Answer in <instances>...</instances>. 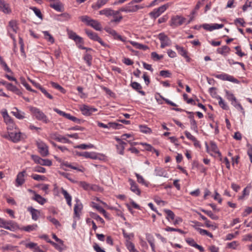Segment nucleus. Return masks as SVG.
Segmentation results:
<instances>
[{
  "mask_svg": "<svg viewBox=\"0 0 252 252\" xmlns=\"http://www.w3.org/2000/svg\"><path fill=\"white\" fill-rule=\"evenodd\" d=\"M76 203L74 205V217L79 219L80 212L83 208V205L78 199H76Z\"/></svg>",
  "mask_w": 252,
  "mask_h": 252,
  "instance_id": "obj_13",
  "label": "nucleus"
},
{
  "mask_svg": "<svg viewBox=\"0 0 252 252\" xmlns=\"http://www.w3.org/2000/svg\"><path fill=\"white\" fill-rule=\"evenodd\" d=\"M100 15H104L107 17L112 16L114 13L113 10L110 8H105L99 11Z\"/></svg>",
  "mask_w": 252,
  "mask_h": 252,
  "instance_id": "obj_27",
  "label": "nucleus"
},
{
  "mask_svg": "<svg viewBox=\"0 0 252 252\" xmlns=\"http://www.w3.org/2000/svg\"><path fill=\"white\" fill-rule=\"evenodd\" d=\"M0 10L4 13H9L11 12L9 5L6 3L4 0H0Z\"/></svg>",
  "mask_w": 252,
  "mask_h": 252,
  "instance_id": "obj_19",
  "label": "nucleus"
},
{
  "mask_svg": "<svg viewBox=\"0 0 252 252\" xmlns=\"http://www.w3.org/2000/svg\"><path fill=\"white\" fill-rule=\"evenodd\" d=\"M216 77L222 80L228 81L234 83H239V81L237 79L234 78L232 76L226 73H222L216 75Z\"/></svg>",
  "mask_w": 252,
  "mask_h": 252,
  "instance_id": "obj_10",
  "label": "nucleus"
},
{
  "mask_svg": "<svg viewBox=\"0 0 252 252\" xmlns=\"http://www.w3.org/2000/svg\"><path fill=\"white\" fill-rule=\"evenodd\" d=\"M32 199L41 205H43L46 202L45 198L37 193H35V195H34Z\"/></svg>",
  "mask_w": 252,
  "mask_h": 252,
  "instance_id": "obj_26",
  "label": "nucleus"
},
{
  "mask_svg": "<svg viewBox=\"0 0 252 252\" xmlns=\"http://www.w3.org/2000/svg\"><path fill=\"white\" fill-rule=\"evenodd\" d=\"M9 26L11 28V29L14 32H16L17 27L16 22L15 21H10L9 23Z\"/></svg>",
  "mask_w": 252,
  "mask_h": 252,
  "instance_id": "obj_58",
  "label": "nucleus"
},
{
  "mask_svg": "<svg viewBox=\"0 0 252 252\" xmlns=\"http://www.w3.org/2000/svg\"><path fill=\"white\" fill-rule=\"evenodd\" d=\"M105 31L109 33L110 34L112 35L114 38L116 40H120L124 42H126V38L123 37L120 34H119L116 31L114 30H113L110 28H106L105 29Z\"/></svg>",
  "mask_w": 252,
  "mask_h": 252,
  "instance_id": "obj_11",
  "label": "nucleus"
},
{
  "mask_svg": "<svg viewBox=\"0 0 252 252\" xmlns=\"http://www.w3.org/2000/svg\"><path fill=\"white\" fill-rule=\"evenodd\" d=\"M84 157L93 159H96L98 158L97 155L95 152H84Z\"/></svg>",
  "mask_w": 252,
  "mask_h": 252,
  "instance_id": "obj_32",
  "label": "nucleus"
},
{
  "mask_svg": "<svg viewBox=\"0 0 252 252\" xmlns=\"http://www.w3.org/2000/svg\"><path fill=\"white\" fill-rule=\"evenodd\" d=\"M196 229L199 232V233L201 235H207L209 237H210V238H213V234L206 230L203 229L199 228V227L196 228Z\"/></svg>",
  "mask_w": 252,
  "mask_h": 252,
  "instance_id": "obj_38",
  "label": "nucleus"
},
{
  "mask_svg": "<svg viewBox=\"0 0 252 252\" xmlns=\"http://www.w3.org/2000/svg\"><path fill=\"white\" fill-rule=\"evenodd\" d=\"M231 104L235 107L237 109L240 110L243 113H244V109L241 104L237 102V99L231 102Z\"/></svg>",
  "mask_w": 252,
  "mask_h": 252,
  "instance_id": "obj_49",
  "label": "nucleus"
},
{
  "mask_svg": "<svg viewBox=\"0 0 252 252\" xmlns=\"http://www.w3.org/2000/svg\"><path fill=\"white\" fill-rule=\"evenodd\" d=\"M11 113L17 119L22 120L24 118L25 113L20 111L17 108H13Z\"/></svg>",
  "mask_w": 252,
  "mask_h": 252,
  "instance_id": "obj_20",
  "label": "nucleus"
},
{
  "mask_svg": "<svg viewBox=\"0 0 252 252\" xmlns=\"http://www.w3.org/2000/svg\"><path fill=\"white\" fill-rule=\"evenodd\" d=\"M3 119L6 124L9 125V128L10 129H12L13 128L14 125L13 124V120L11 119L10 117L9 116H8V118H4Z\"/></svg>",
  "mask_w": 252,
  "mask_h": 252,
  "instance_id": "obj_44",
  "label": "nucleus"
},
{
  "mask_svg": "<svg viewBox=\"0 0 252 252\" xmlns=\"http://www.w3.org/2000/svg\"><path fill=\"white\" fill-rule=\"evenodd\" d=\"M21 133H11L10 136L12 140L14 142H17L20 140Z\"/></svg>",
  "mask_w": 252,
  "mask_h": 252,
  "instance_id": "obj_34",
  "label": "nucleus"
},
{
  "mask_svg": "<svg viewBox=\"0 0 252 252\" xmlns=\"http://www.w3.org/2000/svg\"><path fill=\"white\" fill-rule=\"evenodd\" d=\"M168 5H163L158 8L155 9L149 13V15L151 18L156 19L165 11Z\"/></svg>",
  "mask_w": 252,
  "mask_h": 252,
  "instance_id": "obj_8",
  "label": "nucleus"
},
{
  "mask_svg": "<svg viewBox=\"0 0 252 252\" xmlns=\"http://www.w3.org/2000/svg\"><path fill=\"white\" fill-rule=\"evenodd\" d=\"M139 128L140 131L144 133H150L152 132L151 128L145 125L139 126Z\"/></svg>",
  "mask_w": 252,
  "mask_h": 252,
  "instance_id": "obj_43",
  "label": "nucleus"
},
{
  "mask_svg": "<svg viewBox=\"0 0 252 252\" xmlns=\"http://www.w3.org/2000/svg\"><path fill=\"white\" fill-rule=\"evenodd\" d=\"M44 34V38L48 41V42H50L51 43H53L55 41L54 38L52 36V35L50 34V33L48 31H43L42 32Z\"/></svg>",
  "mask_w": 252,
  "mask_h": 252,
  "instance_id": "obj_30",
  "label": "nucleus"
},
{
  "mask_svg": "<svg viewBox=\"0 0 252 252\" xmlns=\"http://www.w3.org/2000/svg\"><path fill=\"white\" fill-rule=\"evenodd\" d=\"M16 247L15 246H13L11 245L8 244L2 246L1 249L2 250L3 252L13 251H14V249Z\"/></svg>",
  "mask_w": 252,
  "mask_h": 252,
  "instance_id": "obj_47",
  "label": "nucleus"
},
{
  "mask_svg": "<svg viewBox=\"0 0 252 252\" xmlns=\"http://www.w3.org/2000/svg\"><path fill=\"white\" fill-rule=\"evenodd\" d=\"M80 109H81V111L82 114L84 115H86V116H90V110L89 106L86 105H84L82 107H81Z\"/></svg>",
  "mask_w": 252,
  "mask_h": 252,
  "instance_id": "obj_39",
  "label": "nucleus"
},
{
  "mask_svg": "<svg viewBox=\"0 0 252 252\" xmlns=\"http://www.w3.org/2000/svg\"><path fill=\"white\" fill-rule=\"evenodd\" d=\"M175 47H176V49H177V50L178 51V53L181 56H182V57H183L184 58L186 59L187 61H189L190 59L188 55V51L186 50H185L184 48V47L180 46L178 45H176L175 46Z\"/></svg>",
  "mask_w": 252,
  "mask_h": 252,
  "instance_id": "obj_17",
  "label": "nucleus"
},
{
  "mask_svg": "<svg viewBox=\"0 0 252 252\" xmlns=\"http://www.w3.org/2000/svg\"><path fill=\"white\" fill-rule=\"evenodd\" d=\"M92 56L90 54H86L84 57V60L86 61L89 66L92 65Z\"/></svg>",
  "mask_w": 252,
  "mask_h": 252,
  "instance_id": "obj_45",
  "label": "nucleus"
},
{
  "mask_svg": "<svg viewBox=\"0 0 252 252\" xmlns=\"http://www.w3.org/2000/svg\"><path fill=\"white\" fill-rule=\"evenodd\" d=\"M31 9H32L33 12L34 13H35V14L39 18H40V19H43V16L41 13V11L40 10V9H39L38 8L35 7H31L30 8Z\"/></svg>",
  "mask_w": 252,
  "mask_h": 252,
  "instance_id": "obj_46",
  "label": "nucleus"
},
{
  "mask_svg": "<svg viewBox=\"0 0 252 252\" xmlns=\"http://www.w3.org/2000/svg\"><path fill=\"white\" fill-rule=\"evenodd\" d=\"M165 231H168V232L169 231H177V232H178L182 234H185V232L180 229L175 228L171 227L169 226L166 227L165 228Z\"/></svg>",
  "mask_w": 252,
  "mask_h": 252,
  "instance_id": "obj_53",
  "label": "nucleus"
},
{
  "mask_svg": "<svg viewBox=\"0 0 252 252\" xmlns=\"http://www.w3.org/2000/svg\"><path fill=\"white\" fill-rule=\"evenodd\" d=\"M51 84L52 87L59 90L61 93L64 94L65 93V90L64 88H63L61 86H60L59 84L51 82Z\"/></svg>",
  "mask_w": 252,
  "mask_h": 252,
  "instance_id": "obj_41",
  "label": "nucleus"
},
{
  "mask_svg": "<svg viewBox=\"0 0 252 252\" xmlns=\"http://www.w3.org/2000/svg\"><path fill=\"white\" fill-rule=\"evenodd\" d=\"M210 149L212 151L217 154L219 157H221V153L219 151L218 147L215 142L212 141L210 142Z\"/></svg>",
  "mask_w": 252,
  "mask_h": 252,
  "instance_id": "obj_36",
  "label": "nucleus"
},
{
  "mask_svg": "<svg viewBox=\"0 0 252 252\" xmlns=\"http://www.w3.org/2000/svg\"><path fill=\"white\" fill-rule=\"evenodd\" d=\"M186 20L185 18L179 15L172 16L171 19L170 25L173 28L179 27L185 23Z\"/></svg>",
  "mask_w": 252,
  "mask_h": 252,
  "instance_id": "obj_4",
  "label": "nucleus"
},
{
  "mask_svg": "<svg viewBox=\"0 0 252 252\" xmlns=\"http://www.w3.org/2000/svg\"><path fill=\"white\" fill-rule=\"evenodd\" d=\"M18 226L16 223L12 220L6 221L0 218V227L4 228L10 231H14L18 228Z\"/></svg>",
  "mask_w": 252,
  "mask_h": 252,
  "instance_id": "obj_3",
  "label": "nucleus"
},
{
  "mask_svg": "<svg viewBox=\"0 0 252 252\" xmlns=\"http://www.w3.org/2000/svg\"><path fill=\"white\" fill-rule=\"evenodd\" d=\"M158 38L161 42V48H164L165 47L169 46L171 45V40L164 33H160L158 35Z\"/></svg>",
  "mask_w": 252,
  "mask_h": 252,
  "instance_id": "obj_7",
  "label": "nucleus"
},
{
  "mask_svg": "<svg viewBox=\"0 0 252 252\" xmlns=\"http://www.w3.org/2000/svg\"><path fill=\"white\" fill-rule=\"evenodd\" d=\"M135 176L137 178V182L140 184H142V185H145L146 186H148V183L145 181L143 177L140 175L138 173H135Z\"/></svg>",
  "mask_w": 252,
  "mask_h": 252,
  "instance_id": "obj_48",
  "label": "nucleus"
},
{
  "mask_svg": "<svg viewBox=\"0 0 252 252\" xmlns=\"http://www.w3.org/2000/svg\"><path fill=\"white\" fill-rule=\"evenodd\" d=\"M252 0H247L245 4L243 6V11H246L248 7H252Z\"/></svg>",
  "mask_w": 252,
  "mask_h": 252,
  "instance_id": "obj_57",
  "label": "nucleus"
},
{
  "mask_svg": "<svg viewBox=\"0 0 252 252\" xmlns=\"http://www.w3.org/2000/svg\"><path fill=\"white\" fill-rule=\"evenodd\" d=\"M91 216L92 218L94 219V220H96L97 221H99L102 223H104V220H103V219L101 218L97 214L93 213L92 214H91Z\"/></svg>",
  "mask_w": 252,
  "mask_h": 252,
  "instance_id": "obj_54",
  "label": "nucleus"
},
{
  "mask_svg": "<svg viewBox=\"0 0 252 252\" xmlns=\"http://www.w3.org/2000/svg\"><path fill=\"white\" fill-rule=\"evenodd\" d=\"M50 137L59 142L64 143H70L71 141L65 137L61 135L58 134L57 133H52L50 135Z\"/></svg>",
  "mask_w": 252,
  "mask_h": 252,
  "instance_id": "obj_12",
  "label": "nucleus"
},
{
  "mask_svg": "<svg viewBox=\"0 0 252 252\" xmlns=\"http://www.w3.org/2000/svg\"><path fill=\"white\" fill-rule=\"evenodd\" d=\"M38 226L36 224H33L32 225H29L26 226H24L21 228V230H24L27 232H31L36 229Z\"/></svg>",
  "mask_w": 252,
  "mask_h": 252,
  "instance_id": "obj_29",
  "label": "nucleus"
},
{
  "mask_svg": "<svg viewBox=\"0 0 252 252\" xmlns=\"http://www.w3.org/2000/svg\"><path fill=\"white\" fill-rule=\"evenodd\" d=\"M155 172L156 176L164 177L166 176V173L165 171L161 167L156 168Z\"/></svg>",
  "mask_w": 252,
  "mask_h": 252,
  "instance_id": "obj_35",
  "label": "nucleus"
},
{
  "mask_svg": "<svg viewBox=\"0 0 252 252\" xmlns=\"http://www.w3.org/2000/svg\"><path fill=\"white\" fill-rule=\"evenodd\" d=\"M130 44L132 45L133 46H134L136 48L138 49H142L143 50H146L148 49V47L147 46L138 43L136 42L130 41H129Z\"/></svg>",
  "mask_w": 252,
  "mask_h": 252,
  "instance_id": "obj_28",
  "label": "nucleus"
},
{
  "mask_svg": "<svg viewBox=\"0 0 252 252\" xmlns=\"http://www.w3.org/2000/svg\"><path fill=\"white\" fill-rule=\"evenodd\" d=\"M30 110L37 120L42 121L43 123L46 124L49 122V120L47 118V116L43 112L40 111L39 109L32 107L30 108Z\"/></svg>",
  "mask_w": 252,
  "mask_h": 252,
  "instance_id": "obj_1",
  "label": "nucleus"
},
{
  "mask_svg": "<svg viewBox=\"0 0 252 252\" xmlns=\"http://www.w3.org/2000/svg\"><path fill=\"white\" fill-rule=\"evenodd\" d=\"M31 158L35 163L41 165L50 166L52 164L51 160L48 159H43L37 155H32Z\"/></svg>",
  "mask_w": 252,
  "mask_h": 252,
  "instance_id": "obj_5",
  "label": "nucleus"
},
{
  "mask_svg": "<svg viewBox=\"0 0 252 252\" xmlns=\"http://www.w3.org/2000/svg\"><path fill=\"white\" fill-rule=\"evenodd\" d=\"M38 152L43 157H46L49 155L48 146L43 141L38 140L36 142Z\"/></svg>",
  "mask_w": 252,
  "mask_h": 252,
  "instance_id": "obj_2",
  "label": "nucleus"
},
{
  "mask_svg": "<svg viewBox=\"0 0 252 252\" xmlns=\"http://www.w3.org/2000/svg\"><path fill=\"white\" fill-rule=\"evenodd\" d=\"M79 185L83 188L85 190H89V189H94V187H96V186H93L86 182L81 181L78 182Z\"/></svg>",
  "mask_w": 252,
  "mask_h": 252,
  "instance_id": "obj_25",
  "label": "nucleus"
},
{
  "mask_svg": "<svg viewBox=\"0 0 252 252\" xmlns=\"http://www.w3.org/2000/svg\"><path fill=\"white\" fill-rule=\"evenodd\" d=\"M129 5V8L130 10V12H134L137 11L138 10L140 9H142L144 7V6L139 5Z\"/></svg>",
  "mask_w": 252,
  "mask_h": 252,
  "instance_id": "obj_50",
  "label": "nucleus"
},
{
  "mask_svg": "<svg viewBox=\"0 0 252 252\" xmlns=\"http://www.w3.org/2000/svg\"><path fill=\"white\" fill-rule=\"evenodd\" d=\"M97 124L98 126L104 128H113L114 129H120L123 127L122 125L116 123L110 122L106 125L100 122H97Z\"/></svg>",
  "mask_w": 252,
  "mask_h": 252,
  "instance_id": "obj_9",
  "label": "nucleus"
},
{
  "mask_svg": "<svg viewBox=\"0 0 252 252\" xmlns=\"http://www.w3.org/2000/svg\"><path fill=\"white\" fill-rule=\"evenodd\" d=\"M130 86L133 89L136 90L139 94L142 95H145V92L143 91H141L142 86L141 85L136 82H131Z\"/></svg>",
  "mask_w": 252,
  "mask_h": 252,
  "instance_id": "obj_18",
  "label": "nucleus"
},
{
  "mask_svg": "<svg viewBox=\"0 0 252 252\" xmlns=\"http://www.w3.org/2000/svg\"><path fill=\"white\" fill-rule=\"evenodd\" d=\"M128 181L130 185V190L136 194L140 195L141 191L135 182L131 179H129Z\"/></svg>",
  "mask_w": 252,
  "mask_h": 252,
  "instance_id": "obj_15",
  "label": "nucleus"
},
{
  "mask_svg": "<svg viewBox=\"0 0 252 252\" xmlns=\"http://www.w3.org/2000/svg\"><path fill=\"white\" fill-rule=\"evenodd\" d=\"M61 191L62 194L63 195L64 198H65L66 200H67L68 199H72L71 195L67 192V191L66 190H65L63 188H62Z\"/></svg>",
  "mask_w": 252,
  "mask_h": 252,
  "instance_id": "obj_60",
  "label": "nucleus"
},
{
  "mask_svg": "<svg viewBox=\"0 0 252 252\" xmlns=\"http://www.w3.org/2000/svg\"><path fill=\"white\" fill-rule=\"evenodd\" d=\"M234 48L237 51V52H236V54L237 55H238L239 56L242 57L246 55V54H245L244 53H243L241 51V47L240 46H237L235 47Z\"/></svg>",
  "mask_w": 252,
  "mask_h": 252,
  "instance_id": "obj_62",
  "label": "nucleus"
},
{
  "mask_svg": "<svg viewBox=\"0 0 252 252\" xmlns=\"http://www.w3.org/2000/svg\"><path fill=\"white\" fill-rule=\"evenodd\" d=\"M85 33L92 40L98 41L102 46L106 47L107 44L98 36V34L90 30L86 29Z\"/></svg>",
  "mask_w": 252,
  "mask_h": 252,
  "instance_id": "obj_6",
  "label": "nucleus"
},
{
  "mask_svg": "<svg viewBox=\"0 0 252 252\" xmlns=\"http://www.w3.org/2000/svg\"><path fill=\"white\" fill-rule=\"evenodd\" d=\"M94 147V145L92 144H82L75 146V148L80 149H91Z\"/></svg>",
  "mask_w": 252,
  "mask_h": 252,
  "instance_id": "obj_40",
  "label": "nucleus"
},
{
  "mask_svg": "<svg viewBox=\"0 0 252 252\" xmlns=\"http://www.w3.org/2000/svg\"><path fill=\"white\" fill-rule=\"evenodd\" d=\"M109 0H97L95 4L92 5V7L94 10H97L105 5Z\"/></svg>",
  "mask_w": 252,
  "mask_h": 252,
  "instance_id": "obj_22",
  "label": "nucleus"
},
{
  "mask_svg": "<svg viewBox=\"0 0 252 252\" xmlns=\"http://www.w3.org/2000/svg\"><path fill=\"white\" fill-rule=\"evenodd\" d=\"M229 51L230 48L226 45L223 46L221 48H219L217 49L218 53L223 55H225V53H229Z\"/></svg>",
  "mask_w": 252,
  "mask_h": 252,
  "instance_id": "obj_31",
  "label": "nucleus"
},
{
  "mask_svg": "<svg viewBox=\"0 0 252 252\" xmlns=\"http://www.w3.org/2000/svg\"><path fill=\"white\" fill-rule=\"evenodd\" d=\"M26 175V172L24 170L22 172H19L17 175L16 179V182L17 186H22L25 182V176Z\"/></svg>",
  "mask_w": 252,
  "mask_h": 252,
  "instance_id": "obj_14",
  "label": "nucleus"
},
{
  "mask_svg": "<svg viewBox=\"0 0 252 252\" xmlns=\"http://www.w3.org/2000/svg\"><path fill=\"white\" fill-rule=\"evenodd\" d=\"M200 210L207 216H208L209 217H210L212 220H217L219 219V217L217 216L214 215L211 211L206 210L203 209H201Z\"/></svg>",
  "mask_w": 252,
  "mask_h": 252,
  "instance_id": "obj_37",
  "label": "nucleus"
},
{
  "mask_svg": "<svg viewBox=\"0 0 252 252\" xmlns=\"http://www.w3.org/2000/svg\"><path fill=\"white\" fill-rule=\"evenodd\" d=\"M68 34L69 38L73 40L74 41L76 40V39L78 36V35H77L75 32L71 31H69L68 32Z\"/></svg>",
  "mask_w": 252,
  "mask_h": 252,
  "instance_id": "obj_64",
  "label": "nucleus"
},
{
  "mask_svg": "<svg viewBox=\"0 0 252 252\" xmlns=\"http://www.w3.org/2000/svg\"><path fill=\"white\" fill-rule=\"evenodd\" d=\"M39 90L41 91V92L47 97H48V98L50 99H53V96L50 94L49 93H48L47 91L44 88H43L42 86L41 87H40V89Z\"/></svg>",
  "mask_w": 252,
  "mask_h": 252,
  "instance_id": "obj_59",
  "label": "nucleus"
},
{
  "mask_svg": "<svg viewBox=\"0 0 252 252\" xmlns=\"http://www.w3.org/2000/svg\"><path fill=\"white\" fill-rule=\"evenodd\" d=\"M164 212L166 214V219L169 222H171V220H174L175 215L172 211L169 209H164Z\"/></svg>",
  "mask_w": 252,
  "mask_h": 252,
  "instance_id": "obj_24",
  "label": "nucleus"
},
{
  "mask_svg": "<svg viewBox=\"0 0 252 252\" xmlns=\"http://www.w3.org/2000/svg\"><path fill=\"white\" fill-rule=\"evenodd\" d=\"M126 246L130 252H136V250L135 249L134 245L133 243L128 240H126Z\"/></svg>",
  "mask_w": 252,
  "mask_h": 252,
  "instance_id": "obj_33",
  "label": "nucleus"
},
{
  "mask_svg": "<svg viewBox=\"0 0 252 252\" xmlns=\"http://www.w3.org/2000/svg\"><path fill=\"white\" fill-rule=\"evenodd\" d=\"M21 83L26 87L27 90H28L29 91L33 92H36L35 91L32 90L30 85L27 83L25 79L21 78Z\"/></svg>",
  "mask_w": 252,
  "mask_h": 252,
  "instance_id": "obj_55",
  "label": "nucleus"
},
{
  "mask_svg": "<svg viewBox=\"0 0 252 252\" xmlns=\"http://www.w3.org/2000/svg\"><path fill=\"white\" fill-rule=\"evenodd\" d=\"M50 6L57 11L61 12L63 10V5L59 0H56L55 2L51 3Z\"/></svg>",
  "mask_w": 252,
  "mask_h": 252,
  "instance_id": "obj_23",
  "label": "nucleus"
},
{
  "mask_svg": "<svg viewBox=\"0 0 252 252\" xmlns=\"http://www.w3.org/2000/svg\"><path fill=\"white\" fill-rule=\"evenodd\" d=\"M238 245V242L236 241H234L232 242L227 243V247L228 248L235 249Z\"/></svg>",
  "mask_w": 252,
  "mask_h": 252,
  "instance_id": "obj_61",
  "label": "nucleus"
},
{
  "mask_svg": "<svg viewBox=\"0 0 252 252\" xmlns=\"http://www.w3.org/2000/svg\"><path fill=\"white\" fill-rule=\"evenodd\" d=\"M32 215V219L34 220H37L40 216V212L39 210L33 208L32 207H29L28 208Z\"/></svg>",
  "mask_w": 252,
  "mask_h": 252,
  "instance_id": "obj_16",
  "label": "nucleus"
},
{
  "mask_svg": "<svg viewBox=\"0 0 252 252\" xmlns=\"http://www.w3.org/2000/svg\"><path fill=\"white\" fill-rule=\"evenodd\" d=\"M152 58L156 61H159L163 58L162 55H159L156 52H153L151 53Z\"/></svg>",
  "mask_w": 252,
  "mask_h": 252,
  "instance_id": "obj_52",
  "label": "nucleus"
},
{
  "mask_svg": "<svg viewBox=\"0 0 252 252\" xmlns=\"http://www.w3.org/2000/svg\"><path fill=\"white\" fill-rule=\"evenodd\" d=\"M219 99V104L221 107V108L224 110H228L229 109V107L227 104L224 101V100L222 99V98L219 96L218 97Z\"/></svg>",
  "mask_w": 252,
  "mask_h": 252,
  "instance_id": "obj_42",
  "label": "nucleus"
},
{
  "mask_svg": "<svg viewBox=\"0 0 252 252\" xmlns=\"http://www.w3.org/2000/svg\"><path fill=\"white\" fill-rule=\"evenodd\" d=\"M47 219L56 226H60L61 224L59 221L55 218H52L51 216L47 217Z\"/></svg>",
  "mask_w": 252,
  "mask_h": 252,
  "instance_id": "obj_56",
  "label": "nucleus"
},
{
  "mask_svg": "<svg viewBox=\"0 0 252 252\" xmlns=\"http://www.w3.org/2000/svg\"><path fill=\"white\" fill-rule=\"evenodd\" d=\"M89 26L92 27L96 31H100L102 29L100 23L95 20H91L89 23Z\"/></svg>",
  "mask_w": 252,
  "mask_h": 252,
  "instance_id": "obj_21",
  "label": "nucleus"
},
{
  "mask_svg": "<svg viewBox=\"0 0 252 252\" xmlns=\"http://www.w3.org/2000/svg\"><path fill=\"white\" fill-rule=\"evenodd\" d=\"M225 93L226 95L227 98L229 100L231 101V102L235 101L236 100V97L234 95V94L232 93H230L228 91L226 90Z\"/></svg>",
  "mask_w": 252,
  "mask_h": 252,
  "instance_id": "obj_51",
  "label": "nucleus"
},
{
  "mask_svg": "<svg viewBox=\"0 0 252 252\" xmlns=\"http://www.w3.org/2000/svg\"><path fill=\"white\" fill-rule=\"evenodd\" d=\"M32 177L36 181H41L44 180L46 178L44 176L37 175V174H33L32 176Z\"/></svg>",
  "mask_w": 252,
  "mask_h": 252,
  "instance_id": "obj_63",
  "label": "nucleus"
}]
</instances>
